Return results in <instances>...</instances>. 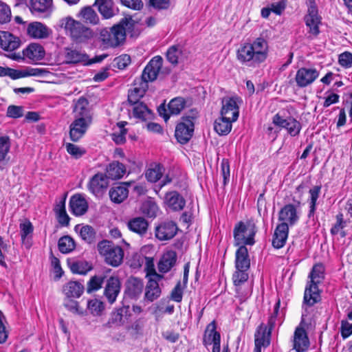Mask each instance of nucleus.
Here are the masks:
<instances>
[{
	"label": "nucleus",
	"mask_w": 352,
	"mask_h": 352,
	"mask_svg": "<svg viewBox=\"0 0 352 352\" xmlns=\"http://www.w3.org/2000/svg\"><path fill=\"white\" fill-rule=\"evenodd\" d=\"M268 56V43L263 37L256 38L252 43H244L236 51V58L248 67H256L263 63Z\"/></svg>",
	"instance_id": "1"
},
{
	"label": "nucleus",
	"mask_w": 352,
	"mask_h": 352,
	"mask_svg": "<svg viewBox=\"0 0 352 352\" xmlns=\"http://www.w3.org/2000/svg\"><path fill=\"white\" fill-rule=\"evenodd\" d=\"M309 277L310 278V282L307 285L305 290L304 302L308 306H313L320 300L318 285L320 283L324 278V267L322 265H315Z\"/></svg>",
	"instance_id": "2"
},
{
	"label": "nucleus",
	"mask_w": 352,
	"mask_h": 352,
	"mask_svg": "<svg viewBox=\"0 0 352 352\" xmlns=\"http://www.w3.org/2000/svg\"><path fill=\"white\" fill-rule=\"evenodd\" d=\"M60 26L63 28L72 39L76 43H83L91 38L93 31L81 22L67 16L60 20Z\"/></svg>",
	"instance_id": "3"
},
{
	"label": "nucleus",
	"mask_w": 352,
	"mask_h": 352,
	"mask_svg": "<svg viewBox=\"0 0 352 352\" xmlns=\"http://www.w3.org/2000/svg\"><path fill=\"white\" fill-rule=\"evenodd\" d=\"M198 118V111L190 109L181 118V121L177 124L175 136L180 144H186L192 138L195 129V122Z\"/></svg>",
	"instance_id": "4"
},
{
	"label": "nucleus",
	"mask_w": 352,
	"mask_h": 352,
	"mask_svg": "<svg viewBox=\"0 0 352 352\" xmlns=\"http://www.w3.org/2000/svg\"><path fill=\"white\" fill-rule=\"evenodd\" d=\"M128 21L122 19L119 23L113 25L110 30L102 29L100 33V38L107 47H115L118 46L126 38V26Z\"/></svg>",
	"instance_id": "5"
},
{
	"label": "nucleus",
	"mask_w": 352,
	"mask_h": 352,
	"mask_svg": "<svg viewBox=\"0 0 352 352\" xmlns=\"http://www.w3.org/2000/svg\"><path fill=\"white\" fill-rule=\"evenodd\" d=\"M98 250L107 264L118 267L122 263L124 251L112 242L107 240L100 241L98 244Z\"/></svg>",
	"instance_id": "6"
},
{
	"label": "nucleus",
	"mask_w": 352,
	"mask_h": 352,
	"mask_svg": "<svg viewBox=\"0 0 352 352\" xmlns=\"http://www.w3.org/2000/svg\"><path fill=\"white\" fill-rule=\"evenodd\" d=\"M234 243L237 246L252 245L254 244V236L256 233L255 224L252 221L245 223L240 221L234 228Z\"/></svg>",
	"instance_id": "7"
},
{
	"label": "nucleus",
	"mask_w": 352,
	"mask_h": 352,
	"mask_svg": "<svg viewBox=\"0 0 352 352\" xmlns=\"http://www.w3.org/2000/svg\"><path fill=\"white\" fill-rule=\"evenodd\" d=\"M107 54L96 56L93 58L89 59L87 54L82 52L76 49L66 50L65 58L67 63L77 64L82 63L84 65H89L94 63H100L106 57Z\"/></svg>",
	"instance_id": "8"
},
{
	"label": "nucleus",
	"mask_w": 352,
	"mask_h": 352,
	"mask_svg": "<svg viewBox=\"0 0 352 352\" xmlns=\"http://www.w3.org/2000/svg\"><path fill=\"white\" fill-rule=\"evenodd\" d=\"M274 327L261 323L254 334L255 347L254 352H261V347H267L270 344L272 331Z\"/></svg>",
	"instance_id": "9"
},
{
	"label": "nucleus",
	"mask_w": 352,
	"mask_h": 352,
	"mask_svg": "<svg viewBox=\"0 0 352 352\" xmlns=\"http://www.w3.org/2000/svg\"><path fill=\"white\" fill-rule=\"evenodd\" d=\"M162 64L163 58L161 56L153 57L144 67L141 78L139 79L144 80L146 84L148 82H153L157 79Z\"/></svg>",
	"instance_id": "10"
},
{
	"label": "nucleus",
	"mask_w": 352,
	"mask_h": 352,
	"mask_svg": "<svg viewBox=\"0 0 352 352\" xmlns=\"http://www.w3.org/2000/svg\"><path fill=\"white\" fill-rule=\"evenodd\" d=\"M186 107V100L181 97H177L172 99L168 104V110L164 104H161L157 111L159 114L162 116L165 120L169 119L171 115H178Z\"/></svg>",
	"instance_id": "11"
},
{
	"label": "nucleus",
	"mask_w": 352,
	"mask_h": 352,
	"mask_svg": "<svg viewBox=\"0 0 352 352\" xmlns=\"http://www.w3.org/2000/svg\"><path fill=\"white\" fill-rule=\"evenodd\" d=\"M306 25L309 28V33L317 36L320 33L319 24L320 17L318 14V9L314 0H309L307 14L305 16Z\"/></svg>",
	"instance_id": "12"
},
{
	"label": "nucleus",
	"mask_w": 352,
	"mask_h": 352,
	"mask_svg": "<svg viewBox=\"0 0 352 352\" xmlns=\"http://www.w3.org/2000/svg\"><path fill=\"white\" fill-rule=\"evenodd\" d=\"M319 76V72L313 67H301L296 72L295 81L299 87L312 84Z\"/></svg>",
	"instance_id": "13"
},
{
	"label": "nucleus",
	"mask_w": 352,
	"mask_h": 352,
	"mask_svg": "<svg viewBox=\"0 0 352 352\" xmlns=\"http://www.w3.org/2000/svg\"><path fill=\"white\" fill-rule=\"evenodd\" d=\"M109 178L106 175L98 173L89 180L88 188L96 196L102 195L109 186Z\"/></svg>",
	"instance_id": "14"
},
{
	"label": "nucleus",
	"mask_w": 352,
	"mask_h": 352,
	"mask_svg": "<svg viewBox=\"0 0 352 352\" xmlns=\"http://www.w3.org/2000/svg\"><path fill=\"white\" fill-rule=\"evenodd\" d=\"M273 123L278 126L286 129L288 133L292 136L298 135L301 129L300 123L292 117L284 119L278 114H276L273 118Z\"/></svg>",
	"instance_id": "15"
},
{
	"label": "nucleus",
	"mask_w": 352,
	"mask_h": 352,
	"mask_svg": "<svg viewBox=\"0 0 352 352\" xmlns=\"http://www.w3.org/2000/svg\"><path fill=\"white\" fill-rule=\"evenodd\" d=\"M91 120L74 118V121L69 126V136L72 141H78L86 133Z\"/></svg>",
	"instance_id": "16"
},
{
	"label": "nucleus",
	"mask_w": 352,
	"mask_h": 352,
	"mask_svg": "<svg viewBox=\"0 0 352 352\" xmlns=\"http://www.w3.org/2000/svg\"><path fill=\"white\" fill-rule=\"evenodd\" d=\"M121 283L118 277L111 276L107 279L104 295L110 304H113L120 292Z\"/></svg>",
	"instance_id": "17"
},
{
	"label": "nucleus",
	"mask_w": 352,
	"mask_h": 352,
	"mask_svg": "<svg viewBox=\"0 0 352 352\" xmlns=\"http://www.w3.org/2000/svg\"><path fill=\"white\" fill-rule=\"evenodd\" d=\"M177 226L173 221H165L155 228V236L160 241L173 238L177 234Z\"/></svg>",
	"instance_id": "18"
},
{
	"label": "nucleus",
	"mask_w": 352,
	"mask_h": 352,
	"mask_svg": "<svg viewBox=\"0 0 352 352\" xmlns=\"http://www.w3.org/2000/svg\"><path fill=\"white\" fill-rule=\"evenodd\" d=\"M309 346V340L306 331L301 327L296 328L293 338V349L296 352H305Z\"/></svg>",
	"instance_id": "19"
},
{
	"label": "nucleus",
	"mask_w": 352,
	"mask_h": 352,
	"mask_svg": "<svg viewBox=\"0 0 352 352\" xmlns=\"http://www.w3.org/2000/svg\"><path fill=\"white\" fill-rule=\"evenodd\" d=\"M235 98H224L222 100L221 116L228 117L236 121L239 117V106Z\"/></svg>",
	"instance_id": "20"
},
{
	"label": "nucleus",
	"mask_w": 352,
	"mask_h": 352,
	"mask_svg": "<svg viewBox=\"0 0 352 352\" xmlns=\"http://www.w3.org/2000/svg\"><path fill=\"white\" fill-rule=\"evenodd\" d=\"M74 118L92 121L91 114L89 109V102L80 97L76 102L73 109Z\"/></svg>",
	"instance_id": "21"
},
{
	"label": "nucleus",
	"mask_w": 352,
	"mask_h": 352,
	"mask_svg": "<svg viewBox=\"0 0 352 352\" xmlns=\"http://www.w3.org/2000/svg\"><path fill=\"white\" fill-rule=\"evenodd\" d=\"M148 88V84L144 80L136 78L133 82V88L129 91L128 94V100L131 104H135L144 96Z\"/></svg>",
	"instance_id": "22"
},
{
	"label": "nucleus",
	"mask_w": 352,
	"mask_h": 352,
	"mask_svg": "<svg viewBox=\"0 0 352 352\" xmlns=\"http://www.w3.org/2000/svg\"><path fill=\"white\" fill-rule=\"evenodd\" d=\"M289 227L287 223H280L276 226L272 239V245L280 249L283 248L287 239Z\"/></svg>",
	"instance_id": "23"
},
{
	"label": "nucleus",
	"mask_w": 352,
	"mask_h": 352,
	"mask_svg": "<svg viewBox=\"0 0 352 352\" xmlns=\"http://www.w3.org/2000/svg\"><path fill=\"white\" fill-rule=\"evenodd\" d=\"M51 33V30L41 22L30 23L27 28V34L31 38L36 39L46 38Z\"/></svg>",
	"instance_id": "24"
},
{
	"label": "nucleus",
	"mask_w": 352,
	"mask_h": 352,
	"mask_svg": "<svg viewBox=\"0 0 352 352\" xmlns=\"http://www.w3.org/2000/svg\"><path fill=\"white\" fill-rule=\"evenodd\" d=\"M299 219L296 207L292 204L285 205L278 213V220L287 223L289 226L294 225Z\"/></svg>",
	"instance_id": "25"
},
{
	"label": "nucleus",
	"mask_w": 352,
	"mask_h": 352,
	"mask_svg": "<svg viewBox=\"0 0 352 352\" xmlns=\"http://www.w3.org/2000/svg\"><path fill=\"white\" fill-rule=\"evenodd\" d=\"M131 182H123L118 186L112 187L109 190V197L116 204H120L124 201L129 195L128 186Z\"/></svg>",
	"instance_id": "26"
},
{
	"label": "nucleus",
	"mask_w": 352,
	"mask_h": 352,
	"mask_svg": "<svg viewBox=\"0 0 352 352\" xmlns=\"http://www.w3.org/2000/svg\"><path fill=\"white\" fill-rule=\"evenodd\" d=\"M164 202L169 208L174 211L183 210L186 205L184 198L177 191H170L166 193Z\"/></svg>",
	"instance_id": "27"
},
{
	"label": "nucleus",
	"mask_w": 352,
	"mask_h": 352,
	"mask_svg": "<svg viewBox=\"0 0 352 352\" xmlns=\"http://www.w3.org/2000/svg\"><path fill=\"white\" fill-rule=\"evenodd\" d=\"M177 254L175 251L170 250L164 252L158 264V270L161 273L170 272L177 263Z\"/></svg>",
	"instance_id": "28"
},
{
	"label": "nucleus",
	"mask_w": 352,
	"mask_h": 352,
	"mask_svg": "<svg viewBox=\"0 0 352 352\" xmlns=\"http://www.w3.org/2000/svg\"><path fill=\"white\" fill-rule=\"evenodd\" d=\"M18 37L8 32H0V46L6 51H13L19 47Z\"/></svg>",
	"instance_id": "29"
},
{
	"label": "nucleus",
	"mask_w": 352,
	"mask_h": 352,
	"mask_svg": "<svg viewBox=\"0 0 352 352\" xmlns=\"http://www.w3.org/2000/svg\"><path fill=\"white\" fill-rule=\"evenodd\" d=\"M94 5L97 6L100 14L104 19H110L118 12L113 0H96Z\"/></svg>",
	"instance_id": "30"
},
{
	"label": "nucleus",
	"mask_w": 352,
	"mask_h": 352,
	"mask_svg": "<svg viewBox=\"0 0 352 352\" xmlns=\"http://www.w3.org/2000/svg\"><path fill=\"white\" fill-rule=\"evenodd\" d=\"M69 206L74 214L81 216L84 214L88 208V204L85 199L80 195H75L70 199Z\"/></svg>",
	"instance_id": "31"
},
{
	"label": "nucleus",
	"mask_w": 352,
	"mask_h": 352,
	"mask_svg": "<svg viewBox=\"0 0 352 352\" xmlns=\"http://www.w3.org/2000/svg\"><path fill=\"white\" fill-rule=\"evenodd\" d=\"M143 287L144 283L141 279L132 277L127 281L125 294L131 298H138L142 294Z\"/></svg>",
	"instance_id": "32"
},
{
	"label": "nucleus",
	"mask_w": 352,
	"mask_h": 352,
	"mask_svg": "<svg viewBox=\"0 0 352 352\" xmlns=\"http://www.w3.org/2000/svg\"><path fill=\"white\" fill-rule=\"evenodd\" d=\"M23 54L32 61H37L44 58L45 50L41 45L32 43L23 50Z\"/></svg>",
	"instance_id": "33"
},
{
	"label": "nucleus",
	"mask_w": 352,
	"mask_h": 352,
	"mask_svg": "<svg viewBox=\"0 0 352 352\" xmlns=\"http://www.w3.org/2000/svg\"><path fill=\"white\" fill-rule=\"evenodd\" d=\"M52 0H30V8L33 14H49L52 10Z\"/></svg>",
	"instance_id": "34"
},
{
	"label": "nucleus",
	"mask_w": 352,
	"mask_h": 352,
	"mask_svg": "<svg viewBox=\"0 0 352 352\" xmlns=\"http://www.w3.org/2000/svg\"><path fill=\"white\" fill-rule=\"evenodd\" d=\"M216 328L214 321L211 322L206 327L203 337V343L205 346L207 347L208 346L221 340L220 333L216 331Z\"/></svg>",
	"instance_id": "35"
},
{
	"label": "nucleus",
	"mask_w": 352,
	"mask_h": 352,
	"mask_svg": "<svg viewBox=\"0 0 352 352\" xmlns=\"http://www.w3.org/2000/svg\"><path fill=\"white\" fill-rule=\"evenodd\" d=\"M235 266L236 269L249 270L250 261L245 246H240L236 252Z\"/></svg>",
	"instance_id": "36"
},
{
	"label": "nucleus",
	"mask_w": 352,
	"mask_h": 352,
	"mask_svg": "<svg viewBox=\"0 0 352 352\" xmlns=\"http://www.w3.org/2000/svg\"><path fill=\"white\" fill-rule=\"evenodd\" d=\"M84 291V286L78 281H69L63 287V292L67 298H79Z\"/></svg>",
	"instance_id": "37"
},
{
	"label": "nucleus",
	"mask_w": 352,
	"mask_h": 352,
	"mask_svg": "<svg viewBox=\"0 0 352 352\" xmlns=\"http://www.w3.org/2000/svg\"><path fill=\"white\" fill-rule=\"evenodd\" d=\"M77 16L86 23L96 25L99 22V17L97 13L91 6L82 8Z\"/></svg>",
	"instance_id": "38"
},
{
	"label": "nucleus",
	"mask_w": 352,
	"mask_h": 352,
	"mask_svg": "<svg viewBox=\"0 0 352 352\" xmlns=\"http://www.w3.org/2000/svg\"><path fill=\"white\" fill-rule=\"evenodd\" d=\"M126 173L124 164L118 162L111 163L107 168V177L111 179H118L123 177Z\"/></svg>",
	"instance_id": "39"
},
{
	"label": "nucleus",
	"mask_w": 352,
	"mask_h": 352,
	"mask_svg": "<svg viewBox=\"0 0 352 352\" xmlns=\"http://www.w3.org/2000/svg\"><path fill=\"white\" fill-rule=\"evenodd\" d=\"M233 122L234 121L231 120V118L222 116L215 120L214 129L218 134L226 135L230 132L232 129V122Z\"/></svg>",
	"instance_id": "40"
},
{
	"label": "nucleus",
	"mask_w": 352,
	"mask_h": 352,
	"mask_svg": "<svg viewBox=\"0 0 352 352\" xmlns=\"http://www.w3.org/2000/svg\"><path fill=\"white\" fill-rule=\"evenodd\" d=\"M128 228L133 232L143 235L147 231L148 223L144 218L137 217L129 221Z\"/></svg>",
	"instance_id": "41"
},
{
	"label": "nucleus",
	"mask_w": 352,
	"mask_h": 352,
	"mask_svg": "<svg viewBox=\"0 0 352 352\" xmlns=\"http://www.w3.org/2000/svg\"><path fill=\"white\" fill-rule=\"evenodd\" d=\"M133 116L143 121L150 120L153 118L152 111L143 102L133 104Z\"/></svg>",
	"instance_id": "42"
},
{
	"label": "nucleus",
	"mask_w": 352,
	"mask_h": 352,
	"mask_svg": "<svg viewBox=\"0 0 352 352\" xmlns=\"http://www.w3.org/2000/svg\"><path fill=\"white\" fill-rule=\"evenodd\" d=\"M161 294V289L156 280H149L146 287L145 298L153 302L157 299Z\"/></svg>",
	"instance_id": "43"
},
{
	"label": "nucleus",
	"mask_w": 352,
	"mask_h": 352,
	"mask_svg": "<svg viewBox=\"0 0 352 352\" xmlns=\"http://www.w3.org/2000/svg\"><path fill=\"white\" fill-rule=\"evenodd\" d=\"M128 307H122L115 311L112 312L111 318L108 321L107 325L111 327L112 325L121 326L124 324L123 317L126 314Z\"/></svg>",
	"instance_id": "44"
},
{
	"label": "nucleus",
	"mask_w": 352,
	"mask_h": 352,
	"mask_svg": "<svg viewBox=\"0 0 352 352\" xmlns=\"http://www.w3.org/2000/svg\"><path fill=\"white\" fill-rule=\"evenodd\" d=\"M163 167L160 164H155L146 172V177L148 182L155 183L157 182L163 175Z\"/></svg>",
	"instance_id": "45"
},
{
	"label": "nucleus",
	"mask_w": 352,
	"mask_h": 352,
	"mask_svg": "<svg viewBox=\"0 0 352 352\" xmlns=\"http://www.w3.org/2000/svg\"><path fill=\"white\" fill-rule=\"evenodd\" d=\"M58 249L63 254H67L75 248V242L69 236H64L58 240Z\"/></svg>",
	"instance_id": "46"
},
{
	"label": "nucleus",
	"mask_w": 352,
	"mask_h": 352,
	"mask_svg": "<svg viewBox=\"0 0 352 352\" xmlns=\"http://www.w3.org/2000/svg\"><path fill=\"white\" fill-rule=\"evenodd\" d=\"M10 148V139L7 136L0 137V162H7L9 160L8 157Z\"/></svg>",
	"instance_id": "47"
},
{
	"label": "nucleus",
	"mask_w": 352,
	"mask_h": 352,
	"mask_svg": "<svg viewBox=\"0 0 352 352\" xmlns=\"http://www.w3.org/2000/svg\"><path fill=\"white\" fill-rule=\"evenodd\" d=\"M182 53V47L179 45H173L170 47L166 52L168 60L173 65H177Z\"/></svg>",
	"instance_id": "48"
},
{
	"label": "nucleus",
	"mask_w": 352,
	"mask_h": 352,
	"mask_svg": "<svg viewBox=\"0 0 352 352\" xmlns=\"http://www.w3.org/2000/svg\"><path fill=\"white\" fill-rule=\"evenodd\" d=\"M141 210L144 215L150 218H153L157 215L158 206L155 202L147 201L142 204Z\"/></svg>",
	"instance_id": "49"
},
{
	"label": "nucleus",
	"mask_w": 352,
	"mask_h": 352,
	"mask_svg": "<svg viewBox=\"0 0 352 352\" xmlns=\"http://www.w3.org/2000/svg\"><path fill=\"white\" fill-rule=\"evenodd\" d=\"M87 309L92 315L100 316L104 309V305L102 301L95 298L87 302Z\"/></svg>",
	"instance_id": "50"
},
{
	"label": "nucleus",
	"mask_w": 352,
	"mask_h": 352,
	"mask_svg": "<svg viewBox=\"0 0 352 352\" xmlns=\"http://www.w3.org/2000/svg\"><path fill=\"white\" fill-rule=\"evenodd\" d=\"M71 271L74 274H85L91 270V266L85 261H76L71 263Z\"/></svg>",
	"instance_id": "51"
},
{
	"label": "nucleus",
	"mask_w": 352,
	"mask_h": 352,
	"mask_svg": "<svg viewBox=\"0 0 352 352\" xmlns=\"http://www.w3.org/2000/svg\"><path fill=\"white\" fill-rule=\"evenodd\" d=\"M96 232L90 226H84L80 228V236L88 243H91L95 239Z\"/></svg>",
	"instance_id": "52"
},
{
	"label": "nucleus",
	"mask_w": 352,
	"mask_h": 352,
	"mask_svg": "<svg viewBox=\"0 0 352 352\" xmlns=\"http://www.w3.org/2000/svg\"><path fill=\"white\" fill-rule=\"evenodd\" d=\"M126 124V122H120L118 123V127L119 128V132H115L113 133V140L118 144H121L125 142V135L126 134V129H124V126Z\"/></svg>",
	"instance_id": "53"
},
{
	"label": "nucleus",
	"mask_w": 352,
	"mask_h": 352,
	"mask_svg": "<svg viewBox=\"0 0 352 352\" xmlns=\"http://www.w3.org/2000/svg\"><path fill=\"white\" fill-rule=\"evenodd\" d=\"M321 187L320 186H315L309 190L310 194V210L309 216L314 214L316 210V205L317 199H318L319 194L320 192Z\"/></svg>",
	"instance_id": "54"
},
{
	"label": "nucleus",
	"mask_w": 352,
	"mask_h": 352,
	"mask_svg": "<svg viewBox=\"0 0 352 352\" xmlns=\"http://www.w3.org/2000/svg\"><path fill=\"white\" fill-rule=\"evenodd\" d=\"M248 270L236 269V272L234 273L232 276L233 282L235 286L237 287L248 280Z\"/></svg>",
	"instance_id": "55"
},
{
	"label": "nucleus",
	"mask_w": 352,
	"mask_h": 352,
	"mask_svg": "<svg viewBox=\"0 0 352 352\" xmlns=\"http://www.w3.org/2000/svg\"><path fill=\"white\" fill-rule=\"evenodd\" d=\"M64 305L65 307L73 314L79 316H84L86 314V311L80 307L78 302L76 300H67Z\"/></svg>",
	"instance_id": "56"
},
{
	"label": "nucleus",
	"mask_w": 352,
	"mask_h": 352,
	"mask_svg": "<svg viewBox=\"0 0 352 352\" xmlns=\"http://www.w3.org/2000/svg\"><path fill=\"white\" fill-rule=\"evenodd\" d=\"M11 16L10 7L6 3L0 1V23H8L11 19Z\"/></svg>",
	"instance_id": "57"
},
{
	"label": "nucleus",
	"mask_w": 352,
	"mask_h": 352,
	"mask_svg": "<svg viewBox=\"0 0 352 352\" xmlns=\"http://www.w3.org/2000/svg\"><path fill=\"white\" fill-rule=\"evenodd\" d=\"M65 148L68 153L75 158H79L85 153V151L84 149L72 143H67L65 144Z\"/></svg>",
	"instance_id": "58"
},
{
	"label": "nucleus",
	"mask_w": 352,
	"mask_h": 352,
	"mask_svg": "<svg viewBox=\"0 0 352 352\" xmlns=\"http://www.w3.org/2000/svg\"><path fill=\"white\" fill-rule=\"evenodd\" d=\"M221 172L223 176V184L226 186L230 180V170L229 162L226 159H223L221 163Z\"/></svg>",
	"instance_id": "59"
},
{
	"label": "nucleus",
	"mask_w": 352,
	"mask_h": 352,
	"mask_svg": "<svg viewBox=\"0 0 352 352\" xmlns=\"http://www.w3.org/2000/svg\"><path fill=\"white\" fill-rule=\"evenodd\" d=\"M7 116L12 118H19L23 116V107L21 106L10 105L7 109Z\"/></svg>",
	"instance_id": "60"
},
{
	"label": "nucleus",
	"mask_w": 352,
	"mask_h": 352,
	"mask_svg": "<svg viewBox=\"0 0 352 352\" xmlns=\"http://www.w3.org/2000/svg\"><path fill=\"white\" fill-rule=\"evenodd\" d=\"M102 283L103 280L102 278L98 276L92 277L87 284V292L91 293L93 291L99 289L101 287Z\"/></svg>",
	"instance_id": "61"
},
{
	"label": "nucleus",
	"mask_w": 352,
	"mask_h": 352,
	"mask_svg": "<svg viewBox=\"0 0 352 352\" xmlns=\"http://www.w3.org/2000/svg\"><path fill=\"white\" fill-rule=\"evenodd\" d=\"M6 322V318L0 311V344L6 342L8 337V332L5 325Z\"/></svg>",
	"instance_id": "62"
},
{
	"label": "nucleus",
	"mask_w": 352,
	"mask_h": 352,
	"mask_svg": "<svg viewBox=\"0 0 352 352\" xmlns=\"http://www.w3.org/2000/svg\"><path fill=\"white\" fill-rule=\"evenodd\" d=\"M340 65L344 68L352 67V54L349 52L342 53L338 58Z\"/></svg>",
	"instance_id": "63"
},
{
	"label": "nucleus",
	"mask_w": 352,
	"mask_h": 352,
	"mask_svg": "<svg viewBox=\"0 0 352 352\" xmlns=\"http://www.w3.org/2000/svg\"><path fill=\"white\" fill-rule=\"evenodd\" d=\"M21 236L23 243H25V238L33 231L32 223L29 221H26L20 224Z\"/></svg>",
	"instance_id": "64"
}]
</instances>
